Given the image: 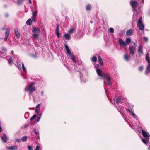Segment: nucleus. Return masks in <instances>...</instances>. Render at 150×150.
<instances>
[{"instance_id": "nucleus-49", "label": "nucleus", "mask_w": 150, "mask_h": 150, "mask_svg": "<svg viewBox=\"0 0 150 150\" xmlns=\"http://www.w3.org/2000/svg\"><path fill=\"white\" fill-rule=\"evenodd\" d=\"M93 23V22L92 21H90V23L91 24H92Z\"/></svg>"}, {"instance_id": "nucleus-3", "label": "nucleus", "mask_w": 150, "mask_h": 150, "mask_svg": "<svg viewBox=\"0 0 150 150\" xmlns=\"http://www.w3.org/2000/svg\"><path fill=\"white\" fill-rule=\"evenodd\" d=\"M142 133L143 136L145 137L144 139H142V141L144 144L147 145L149 142V139L150 137V134L148 132L143 130L142 131Z\"/></svg>"}, {"instance_id": "nucleus-25", "label": "nucleus", "mask_w": 150, "mask_h": 150, "mask_svg": "<svg viewBox=\"0 0 150 150\" xmlns=\"http://www.w3.org/2000/svg\"><path fill=\"white\" fill-rule=\"evenodd\" d=\"M55 33L57 37L58 38H59L60 36V34L59 33V29H56L55 30Z\"/></svg>"}, {"instance_id": "nucleus-41", "label": "nucleus", "mask_w": 150, "mask_h": 150, "mask_svg": "<svg viewBox=\"0 0 150 150\" xmlns=\"http://www.w3.org/2000/svg\"><path fill=\"white\" fill-rule=\"evenodd\" d=\"M143 69V67L142 66H141L139 67V71H141Z\"/></svg>"}, {"instance_id": "nucleus-60", "label": "nucleus", "mask_w": 150, "mask_h": 150, "mask_svg": "<svg viewBox=\"0 0 150 150\" xmlns=\"http://www.w3.org/2000/svg\"><path fill=\"white\" fill-rule=\"evenodd\" d=\"M146 31H148V29H146Z\"/></svg>"}, {"instance_id": "nucleus-16", "label": "nucleus", "mask_w": 150, "mask_h": 150, "mask_svg": "<svg viewBox=\"0 0 150 150\" xmlns=\"http://www.w3.org/2000/svg\"><path fill=\"white\" fill-rule=\"evenodd\" d=\"M2 140L3 142H7L8 139L5 134H4L1 137Z\"/></svg>"}, {"instance_id": "nucleus-28", "label": "nucleus", "mask_w": 150, "mask_h": 150, "mask_svg": "<svg viewBox=\"0 0 150 150\" xmlns=\"http://www.w3.org/2000/svg\"><path fill=\"white\" fill-rule=\"evenodd\" d=\"M64 36L65 38L67 39H68L70 38V35L68 33L65 34Z\"/></svg>"}, {"instance_id": "nucleus-34", "label": "nucleus", "mask_w": 150, "mask_h": 150, "mask_svg": "<svg viewBox=\"0 0 150 150\" xmlns=\"http://www.w3.org/2000/svg\"><path fill=\"white\" fill-rule=\"evenodd\" d=\"M8 62L11 65L13 63V61H12V57H10L9 59L8 60Z\"/></svg>"}, {"instance_id": "nucleus-24", "label": "nucleus", "mask_w": 150, "mask_h": 150, "mask_svg": "<svg viewBox=\"0 0 150 150\" xmlns=\"http://www.w3.org/2000/svg\"><path fill=\"white\" fill-rule=\"evenodd\" d=\"M98 62L101 65H103V62L102 61V59L101 58V57L100 56H98Z\"/></svg>"}, {"instance_id": "nucleus-31", "label": "nucleus", "mask_w": 150, "mask_h": 150, "mask_svg": "<svg viewBox=\"0 0 150 150\" xmlns=\"http://www.w3.org/2000/svg\"><path fill=\"white\" fill-rule=\"evenodd\" d=\"M36 117V115H34L30 119V121L32 122L33 120L35 119Z\"/></svg>"}, {"instance_id": "nucleus-2", "label": "nucleus", "mask_w": 150, "mask_h": 150, "mask_svg": "<svg viewBox=\"0 0 150 150\" xmlns=\"http://www.w3.org/2000/svg\"><path fill=\"white\" fill-rule=\"evenodd\" d=\"M64 46L67 51L66 54L67 55L69 56L71 59L75 63H76L77 61L75 57L73 54V53L71 52V50L69 49V47L67 45L65 44Z\"/></svg>"}, {"instance_id": "nucleus-8", "label": "nucleus", "mask_w": 150, "mask_h": 150, "mask_svg": "<svg viewBox=\"0 0 150 150\" xmlns=\"http://www.w3.org/2000/svg\"><path fill=\"white\" fill-rule=\"evenodd\" d=\"M40 31V29H33L32 32L34 33L33 34V37L34 38H38Z\"/></svg>"}, {"instance_id": "nucleus-46", "label": "nucleus", "mask_w": 150, "mask_h": 150, "mask_svg": "<svg viewBox=\"0 0 150 150\" xmlns=\"http://www.w3.org/2000/svg\"><path fill=\"white\" fill-rule=\"evenodd\" d=\"M40 104H38V105H37L36 106V108H37V109H39V108L40 106Z\"/></svg>"}, {"instance_id": "nucleus-12", "label": "nucleus", "mask_w": 150, "mask_h": 150, "mask_svg": "<svg viewBox=\"0 0 150 150\" xmlns=\"http://www.w3.org/2000/svg\"><path fill=\"white\" fill-rule=\"evenodd\" d=\"M143 46L142 45H140L138 47V52L139 55L141 56L143 55V52H142Z\"/></svg>"}, {"instance_id": "nucleus-39", "label": "nucleus", "mask_w": 150, "mask_h": 150, "mask_svg": "<svg viewBox=\"0 0 150 150\" xmlns=\"http://www.w3.org/2000/svg\"><path fill=\"white\" fill-rule=\"evenodd\" d=\"M28 150H33V148L32 146L30 145H29L28 146Z\"/></svg>"}, {"instance_id": "nucleus-37", "label": "nucleus", "mask_w": 150, "mask_h": 150, "mask_svg": "<svg viewBox=\"0 0 150 150\" xmlns=\"http://www.w3.org/2000/svg\"><path fill=\"white\" fill-rule=\"evenodd\" d=\"M108 31L110 33H113L114 32V29H109Z\"/></svg>"}, {"instance_id": "nucleus-18", "label": "nucleus", "mask_w": 150, "mask_h": 150, "mask_svg": "<svg viewBox=\"0 0 150 150\" xmlns=\"http://www.w3.org/2000/svg\"><path fill=\"white\" fill-rule=\"evenodd\" d=\"M116 108L118 109V111L121 114H122L124 111V109L122 107H119V108L118 106H116Z\"/></svg>"}, {"instance_id": "nucleus-27", "label": "nucleus", "mask_w": 150, "mask_h": 150, "mask_svg": "<svg viewBox=\"0 0 150 150\" xmlns=\"http://www.w3.org/2000/svg\"><path fill=\"white\" fill-rule=\"evenodd\" d=\"M27 139V137L26 136H23L21 138V140L23 142H25Z\"/></svg>"}, {"instance_id": "nucleus-43", "label": "nucleus", "mask_w": 150, "mask_h": 150, "mask_svg": "<svg viewBox=\"0 0 150 150\" xmlns=\"http://www.w3.org/2000/svg\"><path fill=\"white\" fill-rule=\"evenodd\" d=\"M1 50L3 51L4 52H6V48L4 47H2L1 48Z\"/></svg>"}, {"instance_id": "nucleus-9", "label": "nucleus", "mask_w": 150, "mask_h": 150, "mask_svg": "<svg viewBox=\"0 0 150 150\" xmlns=\"http://www.w3.org/2000/svg\"><path fill=\"white\" fill-rule=\"evenodd\" d=\"M13 58L14 59V60L16 61L17 63V65H16L17 67L18 68L19 70H21V65L20 64V62H18L17 57V56L14 55L13 56Z\"/></svg>"}, {"instance_id": "nucleus-26", "label": "nucleus", "mask_w": 150, "mask_h": 150, "mask_svg": "<svg viewBox=\"0 0 150 150\" xmlns=\"http://www.w3.org/2000/svg\"><path fill=\"white\" fill-rule=\"evenodd\" d=\"M22 72H26V69L25 68V67L24 66V64L23 63H22Z\"/></svg>"}, {"instance_id": "nucleus-47", "label": "nucleus", "mask_w": 150, "mask_h": 150, "mask_svg": "<svg viewBox=\"0 0 150 150\" xmlns=\"http://www.w3.org/2000/svg\"><path fill=\"white\" fill-rule=\"evenodd\" d=\"M5 17H7L8 16V14L6 13L5 15Z\"/></svg>"}, {"instance_id": "nucleus-6", "label": "nucleus", "mask_w": 150, "mask_h": 150, "mask_svg": "<svg viewBox=\"0 0 150 150\" xmlns=\"http://www.w3.org/2000/svg\"><path fill=\"white\" fill-rule=\"evenodd\" d=\"M130 3V5L132 8L133 11H136V7L138 5L137 2L134 0H131Z\"/></svg>"}, {"instance_id": "nucleus-58", "label": "nucleus", "mask_w": 150, "mask_h": 150, "mask_svg": "<svg viewBox=\"0 0 150 150\" xmlns=\"http://www.w3.org/2000/svg\"><path fill=\"white\" fill-rule=\"evenodd\" d=\"M67 16H66L65 18V20H66L67 19Z\"/></svg>"}, {"instance_id": "nucleus-51", "label": "nucleus", "mask_w": 150, "mask_h": 150, "mask_svg": "<svg viewBox=\"0 0 150 150\" xmlns=\"http://www.w3.org/2000/svg\"><path fill=\"white\" fill-rule=\"evenodd\" d=\"M31 2H32L31 0H29V3L30 4H31Z\"/></svg>"}, {"instance_id": "nucleus-54", "label": "nucleus", "mask_w": 150, "mask_h": 150, "mask_svg": "<svg viewBox=\"0 0 150 150\" xmlns=\"http://www.w3.org/2000/svg\"><path fill=\"white\" fill-rule=\"evenodd\" d=\"M2 128L1 127H0V132L1 131Z\"/></svg>"}, {"instance_id": "nucleus-21", "label": "nucleus", "mask_w": 150, "mask_h": 150, "mask_svg": "<svg viewBox=\"0 0 150 150\" xmlns=\"http://www.w3.org/2000/svg\"><path fill=\"white\" fill-rule=\"evenodd\" d=\"M8 149L11 150H16L17 149V147L16 145H14L11 147H9Z\"/></svg>"}, {"instance_id": "nucleus-50", "label": "nucleus", "mask_w": 150, "mask_h": 150, "mask_svg": "<svg viewBox=\"0 0 150 150\" xmlns=\"http://www.w3.org/2000/svg\"><path fill=\"white\" fill-rule=\"evenodd\" d=\"M41 95L42 96H43V91H42L41 92Z\"/></svg>"}, {"instance_id": "nucleus-17", "label": "nucleus", "mask_w": 150, "mask_h": 150, "mask_svg": "<svg viewBox=\"0 0 150 150\" xmlns=\"http://www.w3.org/2000/svg\"><path fill=\"white\" fill-rule=\"evenodd\" d=\"M138 28H144V25H143V22H138L137 23Z\"/></svg>"}, {"instance_id": "nucleus-11", "label": "nucleus", "mask_w": 150, "mask_h": 150, "mask_svg": "<svg viewBox=\"0 0 150 150\" xmlns=\"http://www.w3.org/2000/svg\"><path fill=\"white\" fill-rule=\"evenodd\" d=\"M35 21V19L33 18V16L31 17V18L29 19L26 22V24L29 25H31L32 23L33 22H34Z\"/></svg>"}, {"instance_id": "nucleus-38", "label": "nucleus", "mask_w": 150, "mask_h": 150, "mask_svg": "<svg viewBox=\"0 0 150 150\" xmlns=\"http://www.w3.org/2000/svg\"><path fill=\"white\" fill-rule=\"evenodd\" d=\"M143 39L144 40V41L146 42H147V41L148 40L147 37H143Z\"/></svg>"}, {"instance_id": "nucleus-7", "label": "nucleus", "mask_w": 150, "mask_h": 150, "mask_svg": "<svg viewBox=\"0 0 150 150\" xmlns=\"http://www.w3.org/2000/svg\"><path fill=\"white\" fill-rule=\"evenodd\" d=\"M146 60L147 61L148 63V64L147 66L146 70L145 73L147 74L148 73L150 72V64L149 61V53H147L146 56Z\"/></svg>"}, {"instance_id": "nucleus-1", "label": "nucleus", "mask_w": 150, "mask_h": 150, "mask_svg": "<svg viewBox=\"0 0 150 150\" xmlns=\"http://www.w3.org/2000/svg\"><path fill=\"white\" fill-rule=\"evenodd\" d=\"M96 71L98 75L101 78L106 79V82L104 81V83L105 84H106L109 86L111 85L112 79L109 74H105L102 72L101 70L99 69L96 70Z\"/></svg>"}, {"instance_id": "nucleus-52", "label": "nucleus", "mask_w": 150, "mask_h": 150, "mask_svg": "<svg viewBox=\"0 0 150 150\" xmlns=\"http://www.w3.org/2000/svg\"><path fill=\"white\" fill-rule=\"evenodd\" d=\"M21 72H22V73H21V75H24L23 74V73H25V72H22V71H21Z\"/></svg>"}, {"instance_id": "nucleus-61", "label": "nucleus", "mask_w": 150, "mask_h": 150, "mask_svg": "<svg viewBox=\"0 0 150 150\" xmlns=\"http://www.w3.org/2000/svg\"><path fill=\"white\" fill-rule=\"evenodd\" d=\"M105 93H107V91H106V90H105Z\"/></svg>"}, {"instance_id": "nucleus-56", "label": "nucleus", "mask_w": 150, "mask_h": 150, "mask_svg": "<svg viewBox=\"0 0 150 150\" xmlns=\"http://www.w3.org/2000/svg\"><path fill=\"white\" fill-rule=\"evenodd\" d=\"M95 30H95V29H93V31H95Z\"/></svg>"}, {"instance_id": "nucleus-29", "label": "nucleus", "mask_w": 150, "mask_h": 150, "mask_svg": "<svg viewBox=\"0 0 150 150\" xmlns=\"http://www.w3.org/2000/svg\"><path fill=\"white\" fill-rule=\"evenodd\" d=\"M75 31V29H71L69 31V32L70 34H72Z\"/></svg>"}, {"instance_id": "nucleus-32", "label": "nucleus", "mask_w": 150, "mask_h": 150, "mask_svg": "<svg viewBox=\"0 0 150 150\" xmlns=\"http://www.w3.org/2000/svg\"><path fill=\"white\" fill-rule=\"evenodd\" d=\"M24 0H18L17 1V4H20L22 3Z\"/></svg>"}, {"instance_id": "nucleus-5", "label": "nucleus", "mask_w": 150, "mask_h": 150, "mask_svg": "<svg viewBox=\"0 0 150 150\" xmlns=\"http://www.w3.org/2000/svg\"><path fill=\"white\" fill-rule=\"evenodd\" d=\"M35 83L34 82H32L30 85H28L25 88V90L30 93H30L35 91L36 89L34 86H33L35 85Z\"/></svg>"}, {"instance_id": "nucleus-57", "label": "nucleus", "mask_w": 150, "mask_h": 150, "mask_svg": "<svg viewBox=\"0 0 150 150\" xmlns=\"http://www.w3.org/2000/svg\"><path fill=\"white\" fill-rule=\"evenodd\" d=\"M91 29H88V31L89 32L90 30Z\"/></svg>"}, {"instance_id": "nucleus-36", "label": "nucleus", "mask_w": 150, "mask_h": 150, "mask_svg": "<svg viewBox=\"0 0 150 150\" xmlns=\"http://www.w3.org/2000/svg\"><path fill=\"white\" fill-rule=\"evenodd\" d=\"M37 11L36 10H35L32 13V14L33 15L32 16H33V17H34V16H35L37 14Z\"/></svg>"}, {"instance_id": "nucleus-10", "label": "nucleus", "mask_w": 150, "mask_h": 150, "mask_svg": "<svg viewBox=\"0 0 150 150\" xmlns=\"http://www.w3.org/2000/svg\"><path fill=\"white\" fill-rule=\"evenodd\" d=\"M125 99V98H123L121 96H120L116 99H114V101L115 102H116L118 104L120 102H122V100H124Z\"/></svg>"}, {"instance_id": "nucleus-20", "label": "nucleus", "mask_w": 150, "mask_h": 150, "mask_svg": "<svg viewBox=\"0 0 150 150\" xmlns=\"http://www.w3.org/2000/svg\"><path fill=\"white\" fill-rule=\"evenodd\" d=\"M125 60L126 61H128L130 59V55H128L127 54H125L124 56Z\"/></svg>"}, {"instance_id": "nucleus-30", "label": "nucleus", "mask_w": 150, "mask_h": 150, "mask_svg": "<svg viewBox=\"0 0 150 150\" xmlns=\"http://www.w3.org/2000/svg\"><path fill=\"white\" fill-rule=\"evenodd\" d=\"M92 60L93 62H96L97 60V58L96 57L94 56L92 58Z\"/></svg>"}, {"instance_id": "nucleus-4", "label": "nucleus", "mask_w": 150, "mask_h": 150, "mask_svg": "<svg viewBox=\"0 0 150 150\" xmlns=\"http://www.w3.org/2000/svg\"><path fill=\"white\" fill-rule=\"evenodd\" d=\"M137 45L135 42H131L129 45V50L130 53L132 55H134L136 51Z\"/></svg>"}, {"instance_id": "nucleus-62", "label": "nucleus", "mask_w": 150, "mask_h": 150, "mask_svg": "<svg viewBox=\"0 0 150 150\" xmlns=\"http://www.w3.org/2000/svg\"><path fill=\"white\" fill-rule=\"evenodd\" d=\"M122 115L123 117H124V115L123 114H122Z\"/></svg>"}, {"instance_id": "nucleus-23", "label": "nucleus", "mask_w": 150, "mask_h": 150, "mask_svg": "<svg viewBox=\"0 0 150 150\" xmlns=\"http://www.w3.org/2000/svg\"><path fill=\"white\" fill-rule=\"evenodd\" d=\"M14 31L16 36L17 37V38H19L20 37V35L17 29H15Z\"/></svg>"}, {"instance_id": "nucleus-63", "label": "nucleus", "mask_w": 150, "mask_h": 150, "mask_svg": "<svg viewBox=\"0 0 150 150\" xmlns=\"http://www.w3.org/2000/svg\"><path fill=\"white\" fill-rule=\"evenodd\" d=\"M81 81H82V78L81 77Z\"/></svg>"}, {"instance_id": "nucleus-19", "label": "nucleus", "mask_w": 150, "mask_h": 150, "mask_svg": "<svg viewBox=\"0 0 150 150\" xmlns=\"http://www.w3.org/2000/svg\"><path fill=\"white\" fill-rule=\"evenodd\" d=\"M133 32V30L132 29H130L127 31L126 33V34L127 36H129L132 35Z\"/></svg>"}, {"instance_id": "nucleus-33", "label": "nucleus", "mask_w": 150, "mask_h": 150, "mask_svg": "<svg viewBox=\"0 0 150 150\" xmlns=\"http://www.w3.org/2000/svg\"><path fill=\"white\" fill-rule=\"evenodd\" d=\"M91 9V6L89 5H88L86 7V9L87 10H90Z\"/></svg>"}, {"instance_id": "nucleus-15", "label": "nucleus", "mask_w": 150, "mask_h": 150, "mask_svg": "<svg viewBox=\"0 0 150 150\" xmlns=\"http://www.w3.org/2000/svg\"><path fill=\"white\" fill-rule=\"evenodd\" d=\"M127 110L130 112L131 115H132L134 118L136 119L137 116L132 110L128 109H127Z\"/></svg>"}, {"instance_id": "nucleus-42", "label": "nucleus", "mask_w": 150, "mask_h": 150, "mask_svg": "<svg viewBox=\"0 0 150 150\" xmlns=\"http://www.w3.org/2000/svg\"><path fill=\"white\" fill-rule=\"evenodd\" d=\"M39 111V109H37L36 108L35 110V112L36 113H38Z\"/></svg>"}, {"instance_id": "nucleus-35", "label": "nucleus", "mask_w": 150, "mask_h": 150, "mask_svg": "<svg viewBox=\"0 0 150 150\" xmlns=\"http://www.w3.org/2000/svg\"><path fill=\"white\" fill-rule=\"evenodd\" d=\"M42 115V114H40L38 116V118H37V122H38L40 120V119Z\"/></svg>"}, {"instance_id": "nucleus-48", "label": "nucleus", "mask_w": 150, "mask_h": 150, "mask_svg": "<svg viewBox=\"0 0 150 150\" xmlns=\"http://www.w3.org/2000/svg\"><path fill=\"white\" fill-rule=\"evenodd\" d=\"M28 124H25L24 126V128H26L28 127Z\"/></svg>"}, {"instance_id": "nucleus-45", "label": "nucleus", "mask_w": 150, "mask_h": 150, "mask_svg": "<svg viewBox=\"0 0 150 150\" xmlns=\"http://www.w3.org/2000/svg\"><path fill=\"white\" fill-rule=\"evenodd\" d=\"M40 147L38 146H37L36 147L35 150H39L40 149Z\"/></svg>"}, {"instance_id": "nucleus-55", "label": "nucleus", "mask_w": 150, "mask_h": 150, "mask_svg": "<svg viewBox=\"0 0 150 150\" xmlns=\"http://www.w3.org/2000/svg\"><path fill=\"white\" fill-rule=\"evenodd\" d=\"M141 30V31H143V30L144 29H142H142H139Z\"/></svg>"}, {"instance_id": "nucleus-59", "label": "nucleus", "mask_w": 150, "mask_h": 150, "mask_svg": "<svg viewBox=\"0 0 150 150\" xmlns=\"http://www.w3.org/2000/svg\"><path fill=\"white\" fill-rule=\"evenodd\" d=\"M122 35V34H119V35L120 36H121V35Z\"/></svg>"}, {"instance_id": "nucleus-13", "label": "nucleus", "mask_w": 150, "mask_h": 150, "mask_svg": "<svg viewBox=\"0 0 150 150\" xmlns=\"http://www.w3.org/2000/svg\"><path fill=\"white\" fill-rule=\"evenodd\" d=\"M10 33V30L8 29H7L5 30V37L4 38V41H6L7 39L8 38L9 35V33Z\"/></svg>"}, {"instance_id": "nucleus-44", "label": "nucleus", "mask_w": 150, "mask_h": 150, "mask_svg": "<svg viewBox=\"0 0 150 150\" xmlns=\"http://www.w3.org/2000/svg\"><path fill=\"white\" fill-rule=\"evenodd\" d=\"M142 17H141L139 18L138 22H142Z\"/></svg>"}, {"instance_id": "nucleus-40", "label": "nucleus", "mask_w": 150, "mask_h": 150, "mask_svg": "<svg viewBox=\"0 0 150 150\" xmlns=\"http://www.w3.org/2000/svg\"><path fill=\"white\" fill-rule=\"evenodd\" d=\"M34 132L35 134L37 135L39 134V132H38L37 131L36 129H35L34 130Z\"/></svg>"}, {"instance_id": "nucleus-64", "label": "nucleus", "mask_w": 150, "mask_h": 150, "mask_svg": "<svg viewBox=\"0 0 150 150\" xmlns=\"http://www.w3.org/2000/svg\"><path fill=\"white\" fill-rule=\"evenodd\" d=\"M58 28V26L57 27V28Z\"/></svg>"}, {"instance_id": "nucleus-22", "label": "nucleus", "mask_w": 150, "mask_h": 150, "mask_svg": "<svg viewBox=\"0 0 150 150\" xmlns=\"http://www.w3.org/2000/svg\"><path fill=\"white\" fill-rule=\"evenodd\" d=\"M131 41V40L130 38H126L125 40V43L126 44V46L128 45L129 43H130V42Z\"/></svg>"}, {"instance_id": "nucleus-53", "label": "nucleus", "mask_w": 150, "mask_h": 150, "mask_svg": "<svg viewBox=\"0 0 150 150\" xmlns=\"http://www.w3.org/2000/svg\"><path fill=\"white\" fill-rule=\"evenodd\" d=\"M13 51L12 50L11 52V54H13Z\"/></svg>"}, {"instance_id": "nucleus-14", "label": "nucleus", "mask_w": 150, "mask_h": 150, "mask_svg": "<svg viewBox=\"0 0 150 150\" xmlns=\"http://www.w3.org/2000/svg\"><path fill=\"white\" fill-rule=\"evenodd\" d=\"M119 43L120 45L122 46H126V44L125 43V41L120 38H119Z\"/></svg>"}]
</instances>
